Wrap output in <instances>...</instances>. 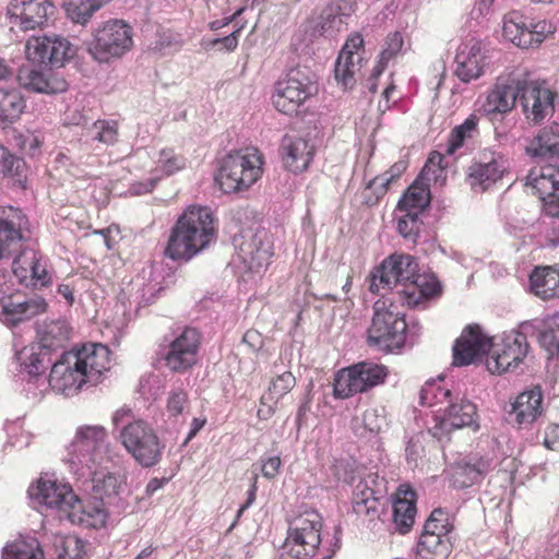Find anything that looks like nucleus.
<instances>
[{"mask_svg":"<svg viewBox=\"0 0 559 559\" xmlns=\"http://www.w3.org/2000/svg\"><path fill=\"white\" fill-rule=\"evenodd\" d=\"M27 59L38 66L59 68L73 56L70 41L59 35L33 36L25 45Z\"/></svg>","mask_w":559,"mask_h":559,"instance_id":"obj_17","label":"nucleus"},{"mask_svg":"<svg viewBox=\"0 0 559 559\" xmlns=\"http://www.w3.org/2000/svg\"><path fill=\"white\" fill-rule=\"evenodd\" d=\"M200 340V333L195 329L185 328L169 344L164 357L166 367L178 373L192 368L197 362Z\"/></svg>","mask_w":559,"mask_h":559,"instance_id":"obj_21","label":"nucleus"},{"mask_svg":"<svg viewBox=\"0 0 559 559\" xmlns=\"http://www.w3.org/2000/svg\"><path fill=\"white\" fill-rule=\"evenodd\" d=\"M216 236L212 211L206 206L191 205L173 227L165 254L171 260L189 261L215 241Z\"/></svg>","mask_w":559,"mask_h":559,"instance_id":"obj_3","label":"nucleus"},{"mask_svg":"<svg viewBox=\"0 0 559 559\" xmlns=\"http://www.w3.org/2000/svg\"><path fill=\"white\" fill-rule=\"evenodd\" d=\"M464 427L473 431L479 430L477 408L460 392H454L445 404L443 416L432 427L431 432L435 438L442 441L451 431Z\"/></svg>","mask_w":559,"mask_h":559,"instance_id":"obj_15","label":"nucleus"},{"mask_svg":"<svg viewBox=\"0 0 559 559\" xmlns=\"http://www.w3.org/2000/svg\"><path fill=\"white\" fill-rule=\"evenodd\" d=\"M26 173L25 162L11 154L0 144V178L10 177L22 188H25Z\"/></svg>","mask_w":559,"mask_h":559,"instance_id":"obj_44","label":"nucleus"},{"mask_svg":"<svg viewBox=\"0 0 559 559\" xmlns=\"http://www.w3.org/2000/svg\"><path fill=\"white\" fill-rule=\"evenodd\" d=\"M521 75L499 76L493 87L487 93L481 105L485 116L493 119L513 110L520 95Z\"/></svg>","mask_w":559,"mask_h":559,"instance_id":"obj_20","label":"nucleus"},{"mask_svg":"<svg viewBox=\"0 0 559 559\" xmlns=\"http://www.w3.org/2000/svg\"><path fill=\"white\" fill-rule=\"evenodd\" d=\"M406 329L404 316L388 309L384 301L378 300L373 305L371 324L367 330V342L370 346L384 352L400 349L405 343Z\"/></svg>","mask_w":559,"mask_h":559,"instance_id":"obj_10","label":"nucleus"},{"mask_svg":"<svg viewBox=\"0 0 559 559\" xmlns=\"http://www.w3.org/2000/svg\"><path fill=\"white\" fill-rule=\"evenodd\" d=\"M527 31L532 35V47L542 44L546 37L555 32V26L548 21H538L527 23Z\"/></svg>","mask_w":559,"mask_h":559,"instance_id":"obj_59","label":"nucleus"},{"mask_svg":"<svg viewBox=\"0 0 559 559\" xmlns=\"http://www.w3.org/2000/svg\"><path fill=\"white\" fill-rule=\"evenodd\" d=\"M25 108L22 94L16 91L0 90V121L13 122L17 120Z\"/></svg>","mask_w":559,"mask_h":559,"instance_id":"obj_45","label":"nucleus"},{"mask_svg":"<svg viewBox=\"0 0 559 559\" xmlns=\"http://www.w3.org/2000/svg\"><path fill=\"white\" fill-rule=\"evenodd\" d=\"M107 437V430L102 425L79 426L68 445L69 462L91 475H96L97 469H106L107 464L114 461Z\"/></svg>","mask_w":559,"mask_h":559,"instance_id":"obj_5","label":"nucleus"},{"mask_svg":"<svg viewBox=\"0 0 559 559\" xmlns=\"http://www.w3.org/2000/svg\"><path fill=\"white\" fill-rule=\"evenodd\" d=\"M55 10L49 0H11L8 14L12 25L31 31L44 26Z\"/></svg>","mask_w":559,"mask_h":559,"instance_id":"obj_22","label":"nucleus"},{"mask_svg":"<svg viewBox=\"0 0 559 559\" xmlns=\"http://www.w3.org/2000/svg\"><path fill=\"white\" fill-rule=\"evenodd\" d=\"M111 0H66L64 9L68 17L78 24L85 25L96 11Z\"/></svg>","mask_w":559,"mask_h":559,"instance_id":"obj_43","label":"nucleus"},{"mask_svg":"<svg viewBox=\"0 0 559 559\" xmlns=\"http://www.w3.org/2000/svg\"><path fill=\"white\" fill-rule=\"evenodd\" d=\"M441 292V285L433 274H418L409 284V288L403 289V301L409 307L420 305L426 300Z\"/></svg>","mask_w":559,"mask_h":559,"instance_id":"obj_34","label":"nucleus"},{"mask_svg":"<svg viewBox=\"0 0 559 559\" xmlns=\"http://www.w3.org/2000/svg\"><path fill=\"white\" fill-rule=\"evenodd\" d=\"M281 154L285 168L297 174L309 167L314 147L302 138L285 135L281 145Z\"/></svg>","mask_w":559,"mask_h":559,"instance_id":"obj_30","label":"nucleus"},{"mask_svg":"<svg viewBox=\"0 0 559 559\" xmlns=\"http://www.w3.org/2000/svg\"><path fill=\"white\" fill-rule=\"evenodd\" d=\"M261 463L262 475L267 479L275 478L282 466V461L278 455L261 457Z\"/></svg>","mask_w":559,"mask_h":559,"instance_id":"obj_63","label":"nucleus"},{"mask_svg":"<svg viewBox=\"0 0 559 559\" xmlns=\"http://www.w3.org/2000/svg\"><path fill=\"white\" fill-rule=\"evenodd\" d=\"M404 212L405 214L402 215L397 221V231L403 238L411 241H416L423 225V222L419 217L420 214L414 211Z\"/></svg>","mask_w":559,"mask_h":559,"instance_id":"obj_51","label":"nucleus"},{"mask_svg":"<svg viewBox=\"0 0 559 559\" xmlns=\"http://www.w3.org/2000/svg\"><path fill=\"white\" fill-rule=\"evenodd\" d=\"M538 341L550 356L559 355V312L544 320Z\"/></svg>","mask_w":559,"mask_h":559,"instance_id":"obj_47","label":"nucleus"},{"mask_svg":"<svg viewBox=\"0 0 559 559\" xmlns=\"http://www.w3.org/2000/svg\"><path fill=\"white\" fill-rule=\"evenodd\" d=\"M25 217L20 210L10 207L0 214V258H9L22 247V226Z\"/></svg>","mask_w":559,"mask_h":559,"instance_id":"obj_28","label":"nucleus"},{"mask_svg":"<svg viewBox=\"0 0 559 559\" xmlns=\"http://www.w3.org/2000/svg\"><path fill=\"white\" fill-rule=\"evenodd\" d=\"M362 60L361 56L354 58V56L340 53L334 67V78L337 84L345 90L352 88L356 83L355 74L359 71Z\"/></svg>","mask_w":559,"mask_h":559,"instance_id":"obj_42","label":"nucleus"},{"mask_svg":"<svg viewBox=\"0 0 559 559\" xmlns=\"http://www.w3.org/2000/svg\"><path fill=\"white\" fill-rule=\"evenodd\" d=\"M262 164L257 150L230 153L222 159L215 182L225 193L246 190L261 177Z\"/></svg>","mask_w":559,"mask_h":559,"instance_id":"obj_6","label":"nucleus"},{"mask_svg":"<svg viewBox=\"0 0 559 559\" xmlns=\"http://www.w3.org/2000/svg\"><path fill=\"white\" fill-rule=\"evenodd\" d=\"M509 168L508 159L497 152H484L467 169V182L474 192H484L501 180Z\"/></svg>","mask_w":559,"mask_h":559,"instance_id":"obj_19","label":"nucleus"},{"mask_svg":"<svg viewBox=\"0 0 559 559\" xmlns=\"http://www.w3.org/2000/svg\"><path fill=\"white\" fill-rule=\"evenodd\" d=\"M543 444L551 451L559 450V425L551 424L545 429Z\"/></svg>","mask_w":559,"mask_h":559,"instance_id":"obj_64","label":"nucleus"},{"mask_svg":"<svg viewBox=\"0 0 559 559\" xmlns=\"http://www.w3.org/2000/svg\"><path fill=\"white\" fill-rule=\"evenodd\" d=\"M107 506L96 502L90 506H83L80 500V507L73 508L70 513L67 514V519L74 524L83 525L86 527H98L103 526L107 520Z\"/></svg>","mask_w":559,"mask_h":559,"instance_id":"obj_38","label":"nucleus"},{"mask_svg":"<svg viewBox=\"0 0 559 559\" xmlns=\"http://www.w3.org/2000/svg\"><path fill=\"white\" fill-rule=\"evenodd\" d=\"M453 528L449 520V513L441 509H435L427 519L423 533L449 534Z\"/></svg>","mask_w":559,"mask_h":559,"instance_id":"obj_54","label":"nucleus"},{"mask_svg":"<svg viewBox=\"0 0 559 559\" xmlns=\"http://www.w3.org/2000/svg\"><path fill=\"white\" fill-rule=\"evenodd\" d=\"M485 59L480 40L471 38L462 43L455 56V76L463 83L479 79L486 66Z\"/></svg>","mask_w":559,"mask_h":559,"instance_id":"obj_25","label":"nucleus"},{"mask_svg":"<svg viewBox=\"0 0 559 559\" xmlns=\"http://www.w3.org/2000/svg\"><path fill=\"white\" fill-rule=\"evenodd\" d=\"M535 330L532 322L525 321L518 330L504 333L500 343L493 345V350L486 360L487 369L492 373L518 369L528 354L527 337L533 335ZM491 347V340L481 332L479 325H467L453 345V365L468 366L486 355Z\"/></svg>","mask_w":559,"mask_h":559,"instance_id":"obj_1","label":"nucleus"},{"mask_svg":"<svg viewBox=\"0 0 559 559\" xmlns=\"http://www.w3.org/2000/svg\"><path fill=\"white\" fill-rule=\"evenodd\" d=\"M451 547L449 534L421 533L417 552L423 559H445Z\"/></svg>","mask_w":559,"mask_h":559,"instance_id":"obj_37","label":"nucleus"},{"mask_svg":"<svg viewBox=\"0 0 559 559\" xmlns=\"http://www.w3.org/2000/svg\"><path fill=\"white\" fill-rule=\"evenodd\" d=\"M442 378L428 380L420 390L419 404L421 406L445 405L454 392L441 384Z\"/></svg>","mask_w":559,"mask_h":559,"instance_id":"obj_46","label":"nucleus"},{"mask_svg":"<svg viewBox=\"0 0 559 559\" xmlns=\"http://www.w3.org/2000/svg\"><path fill=\"white\" fill-rule=\"evenodd\" d=\"M38 343L25 346L15 355L20 372L29 379L46 372L52 364V356L63 349L70 337V328L64 320L44 322L37 328Z\"/></svg>","mask_w":559,"mask_h":559,"instance_id":"obj_4","label":"nucleus"},{"mask_svg":"<svg viewBox=\"0 0 559 559\" xmlns=\"http://www.w3.org/2000/svg\"><path fill=\"white\" fill-rule=\"evenodd\" d=\"M403 44L404 39L400 32L388 34L379 56L378 64L373 68V76H379L384 71L388 62L401 52Z\"/></svg>","mask_w":559,"mask_h":559,"instance_id":"obj_48","label":"nucleus"},{"mask_svg":"<svg viewBox=\"0 0 559 559\" xmlns=\"http://www.w3.org/2000/svg\"><path fill=\"white\" fill-rule=\"evenodd\" d=\"M344 23L341 8L336 4H328L320 14L312 20L314 34L333 36L341 31Z\"/></svg>","mask_w":559,"mask_h":559,"instance_id":"obj_40","label":"nucleus"},{"mask_svg":"<svg viewBox=\"0 0 559 559\" xmlns=\"http://www.w3.org/2000/svg\"><path fill=\"white\" fill-rule=\"evenodd\" d=\"M81 120H85L83 117H80L79 121H75V124H80ZM85 133L84 136L86 141L98 142L105 145H112L118 141V123L114 120H96L90 126H86V121H84Z\"/></svg>","mask_w":559,"mask_h":559,"instance_id":"obj_39","label":"nucleus"},{"mask_svg":"<svg viewBox=\"0 0 559 559\" xmlns=\"http://www.w3.org/2000/svg\"><path fill=\"white\" fill-rule=\"evenodd\" d=\"M188 394L182 389H174L168 393L166 409L170 416H178L185 413L188 407Z\"/></svg>","mask_w":559,"mask_h":559,"instance_id":"obj_57","label":"nucleus"},{"mask_svg":"<svg viewBox=\"0 0 559 559\" xmlns=\"http://www.w3.org/2000/svg\"><path fill=\"white\" fill-rule=\"evenodd\" d=\"M416 506H415V491L412 489L405 490L403 498H397L392 506V519L395 528L401 534H406L412 528L415 522Z\"/></svg>","mask_w":559,"mask_h":559,"instance_id":"obj_36","label":"nucleus"},{"mask_svg":"<svg viewBox=\"0 0 559 559\" xmlns=\"http://www.w3.org/2000/svg\"><path fill=\"white\" fill-rule=\"evenodd\" d=\"M443 159L444 156L441 153L432 152L421 170V176L427 180H431L432 178L436 180L439 174L442 173Z\"/></svg>","mask_w":559,"mask_h":559,"instance_id":"obj_61","label":"nucleus"},{"mask_svg":"<svg viewBox=\"0 0 559 559\" xmlns=\"http://www.w3.org/2000/svg\"><path fill=\"white\" fill-rule=\"evenodd\" d=\"M118 439L126 451L144 468L157 465L163 457L165 444L145 420L136 419L122 426Z\"/></svg>","mask_w":559,"mask_h":559,"instance_id":"obj_8","label":"nucleus"},{"mask_svg":"<svg viewBox=\"0 0 559 559\" xmlns=\"http://www.w3.org/2000/svg\"><path fill=\"white\" fill-rule=\"evenodd\" d=\"M296 383V379L290 371H285L277 376L271 383L270 393L276 399H280L287 394Z\"/></svg>","mask_w":559,"mask_h":559,"instance_id":"obj_58","label":"nucleus"},{"mask_svg":"<svg viewBox=\"0 0 559 559\" xmlns=\"http://www.w3.org/2000/svg\"><path fill=\"white\" fill-rule=\"evenodd\" d=\"M0 302V320L9 326H15L24 320L46 312L48 306L46 300L39 296L23 301H15L10 296H3Z\"/></svg>","mask_w":559,"mask_h":559,"instance_id":"obj_29","label":"nucleus"},{"mask_svg":"<svg viewBox=\"0 0 559 559\" xmlns=\"http://www.w3.org/2000/svg\"><path fill=\"white\" fill-rule=\"evenodd\" d=\"M556 96L544 83L521 76L519 102L530 123L539 124L554 115Z\"/></svg>","mask_w":559,"mask_h":559,"instance_id":"obj_16","label":"nucleus"},{"mask_svg":"<svg viewBox=\"0 0 559 559\" xmlns=\"http://www.w3.org/2000/svg\"><path fill=\"white\" fill-rule=\"evenodd\" d=\"M388 377V368L371 361H361L341 369L334 379L335 397L348 399L382 384Z\"/></svg>","mask_w":559,"mask_h":559,"instance_id":"obj_13","label":"nucleus"},{"mask_svg":"<svg viewBox=\"0 0 559 559\" xmlns=\"http://www.w3.org/2000/svg\"><path fill=\"white\" fill-rule=\"evenodd\" d=\"M429 204V192L426 188L411 186L399 201L397 209L400 211H414L421 214Z\"/></svg>","mask_w":559,"mask_h":559,"instance_id":"obj_49","label":"nucleus"},{"mask_svg":"<svg viewBox=\"0 0 559 559\" xmlns=\"http://www.w3.org/2000/svg\"><path fill=\"white\" fill-rule=\"evenodd\" d=\"M38 252L31 248L23 249L12 262V272L21 284L29 278V269L34 265Z\"/></svg>","mask_w":559,"mask_h":559,"instance_id":"obj_50","label":"nucleus"},{"mask_svg":"<svg viewBox=\"0 0 559 559\" xmlns=\"http://www.w3.org/2000/svg\"><path fill=\"white\" fill-rule=\"evenodd\" d=\"M542 414L543 391L538 385L520 393L510 403V409L508 411L510 420L520 429L530 427Z\"/></svg>","mask_w":559,"mask_h":559,"instance_id":"obj_27","label":"nucleus"},{"mask_svg":"<svg viewBox=\"0 0 559 559\" xmlns=\"http://www.w3.org/2000/svg\"><path fill=\"white\" fill-rule=\"evenodd\" d=\"M362 424L365 428L371 433H379L386 427V417L384 408H369L362 415Z\"/></svg>","mask_w":559,"mask_h":559,"instance_id":"obj_56","label":"nucleus"},{"mask_svg":"<svg viewBox=\"0 0 559 559\" xmlns=\"http://www.w3.org/2000/svg\"><path fill=\"white\" fill-rule=\"evenodd\" d=\"M527 185L536 191L544 203V211L552 217L559 216V167L547 164L539 169L531 170Z\"/></svg>","mask_w":559,"mask_h":559,"instance_id":"obj_23","label":"nucleus"},{"mask_svg":"<svg viewBox=\"0 0 559 559\" xmlns=\"http://www.w3.org/2000/svg\"><path fill=\"white\" fill-rule=\"evenodd\" d=\"M93 475V492L95 499H98L103 506L112 508L117 513H121L129 507V490L126 484L116 475L108 473L104 476Z\"/></svg>","mask_w":559,"mask_h":559,"instance_id":"obj_26","label":"nucleus"},{"mask_svg":"<svg viewBox=\"0 0 559 559\" xmlns=\"http://www.w3.org/2000/svg\"><path fill=\"white\" fill-rule=\"evenodd\" d=\"M243 26L238 27L236 31L230 33L229 35L222 38H214L210 41L209 46L214 48L218 47V50L234 51L238 46V38L242 31Z\"/></svg>","mask_w":559,"mask_h":559,"instance_id":"obj_62","label":"nucleus"},{"mask_svg":"<svg viewBox=\"0 0 559 559\" xmlns=\"http://www.w3.org/2000/svg\"><path fill=\"white\" fill-rule=\"evenodd\" d=\"M28 271L29 278H27V281H25L23 284L25 286H32L35 288L38 286H47L51 281V276L47 271L46 261H44L39 253L37 254V259L35 260L34 265Z\"/></svg>","mask_w":559,"mask_h":559,"instance_id":"obj_55","label":"nucleus"},{"mask_svg":"<svg viewBox=\"0 0 559 559\" xmlns=\"http://www.w3.org/2000/svg\"><path fill=\"white\" fill-rule=\"evenodd\" d=\"M110 350L103 344H88L76 350L62 352L52 362L48 383L66 396L79 393L84 386H94L110 368Z\"/></svg>","mask_w":559,"mask_h":559,"instance_id":"obj_2","label":"nucleus"},{"mask_svg":"<svg viewBox=\"0 0 559 559\" xmlns=\"http://www.w3.org/2000/svg\"><path fill=\"white\" fill-rule=\"evenodd\" d=\"M530 285L544 300L559 298V265L536 266L530 275Z\"/></svg>","mask_w":559,"mask_h":559,"instance_id":"obj_33","label":"nucleus"},{"mask_svg":"<svg viewBox=\"0 0 559 559\" xmlns=\"http://www.w3.org/2000/svg\"><path fill=\"white\" fill-rule=\"evenodd\" d=\"M489 471V462L478 455H469L455 464L452 483L456 488H468L480 481Z\"/></svg>","mask_w":559,"mask_h":559,"instance_id":"obj_32","label":"nucleus"},{"mask_svg":"<svg viewBox=\"0 0 559 559\" xmlns=\"http://www.w3.org/2000/svg\"><path fill=\"white\" fill-rule=\"evenodd\" d=\"M234 247L241 263L251 272L265 270L273 254L270 234L257 226L242 229L233 239Z\"/></svg>","mask_w":559,"mask_h":559,"instance_id":"obj_14","label":"nucleus"},{"mask_svg":"<svg viewBox=\"0 0 559 559\" xmlns=\"http://www.w3.org/2000/svg\"><path fill=\"white\" fill-rule=\"evenodd\" d=\"M385 502L386 497L373 474L360 479L354 488L353 510L357 515L369 516L371 520L379 518Z\"/></svg>","mask_w":559,"mask_h":559,"instance_id":"obj_24","label":"nucleus"},{"mask_svg":"<svg viewBox=\"0 0 559 559\" xmlns=\"http://www.w3.org/2000/svg\"><path fill=\"white\" fill-rule=\"evenodd\" d=\"M321 527V516L317 512L306 513L292 521L280 550V559H312L317 555H321L323 559L330 558L320 549Z\"/></svg>","mask_w":559,"mask_h":559,"instance_id":"obj_7","label":"nucleus"},{"mask_svg":"<svg viewBox=\"0 0 559 559\" xmlns=\"http://www.w3.org/2000/svg\"><path fill=\"white\" fill-rule=\"evenodd\" d=\"M316 92L317 87L308 69L294 68L286 73L285 78L276 82L272 102L278 111L294 115Z\"/></svg>","mask_w":559,"mask_h":559,"instance_id":"obj_11","label":"nucleus"},{"mask_svg":"<svg viewBox=\"0 0 559 559\" xmlns=\"http://www.w3.org/2000/svg\"><path fill=\"white\" fill-rule=\"evenodd\" d=\"M41 552L39 550H35L32 546L20 543L14 544L7 549L3 559H40Z\"/></svg>","mask_w":559,"mask_h":559,"instance_id":"obj_60","label":"nucleus"},{"mask_svg":"<svg viewBox=\"0 0 559 559\" xmlns=\"http://www.w3.org/2000/svg\"><path fill=\"white\" fill-rule=\"evenodd\" d=\"M132 46V27L122 20H109L94 31L87 51L98 62H109L122 57Z\"/></svg>","mask_w":559,"mask_h":559,"instance_id":"obj_9","label":"nucleus"},{"mask_svg":"<svg viewBox=\"0 0 559 559\" xmlns=\"http://www.w3.org/2000/svg\"><path fill=\"white\" fill-rule=\"evenodd\" d=\"M418 274L419 265L413 255L394 253L384 259L370 274L369 290L381 294V290H391L399 285L407 289Z\"/></svg>","mask_w":559,"mask_h":559,"instance_id":"obj_12","label":"nucleus"},{"mask_svg":"<svg viewBox=\"0 0 559 559\" xmlns=\"http://www.w3.org/2000/svg\"><path fill=\"white\" fill-rule=\"evenodd\" d=\"M329 469L335 483L352 485L357 476L356 463L346 459L334 460Z\"/></svg>","mask_w":559,"mask_h":559,"instance_id":"obj_52","label":"nucleus"},{"mask_svg":"<svg viewBox=\"0 0 559 559\" xmlns=\"http://www.w3.org/2000/svg\"><path fill=\"white\" fill-rule=\"evenodd\" d=\"M25 86L37 93L58 94L67 91L68 83L52 73L29 71Z\"/></svg>","mask_w":559,"mask_h":559,"instance_id":"obj_41","label":"nucleus"},{"mask_svg":"<svg viewBox=\"0 0 559 559\" xmlns=\"http://www.w3.org/2000/svg\"><path fill=\"white\" fill-rule=\"evenodd\" d=\"M525 152L538 162L557 160L559 158V124L552 123L543 128L530 141Z\"/></svg>","mask_w":559,"mask_h":559,"instance_id":"obj_31","label":"nucleus"},{"mask_svg":"<svg viewBox=\"0 0 559 559\" xmlns=\"http://www.w3.org/2000/svg\"><path fill=\"white\" fill-rule=\"evenodd\" d=\"M158 168L166 176H171L186 167V158L173 148H164L157 159Z\"/></svg>","mask_w":559,"mask_h":559,"instance_id":"obj_53","label":"nucleus"},{"mask_svg":"<svg viewBox=\"0 0 559 559\" xmlns=\"http://www.w3.org/2000/svg\"><path fill=\"white\" fill-rule=\"evenodd\" d=\"M502 35L520 48L532 47V35L527 31L526 19L520 12L513 11L504 15Z\"/></svg>","mask_w":559,"mask_h":559,"instance_id":"obj_35","label":"nucleus"},{"mask_svg":"<svg viewBox=\"0 0 559 559\" xmlns=\"http://www.w3.org/2000/svg\"><path fill=\"white\" fill-rule=\"evenodd\" d=\"M28 495L39 506L57 509L61 513L60 518L67 519L73 508L80 507V499L72 488L56 480L40 478L35 486L28 488Z\"/></svg>","mask_w":559,"mask_h":559,"instance_id":"obj_18","label":"nucleus"}]
</instances>
